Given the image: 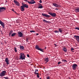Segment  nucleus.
<instances>
[{
  "label": "nucleus",
  "instance_id": "nucleus-1",
  "mask_svg": "<svg viewBox=\"0 0 79 79\" xmlns=\"http://www.w3.org/2000/svg\"><path fill=\"white\" fill-rule=\"evenodd\" d=\"M22 6H21L20 7L21 10L22 11H24V8H28V5L27 4L22 3Z\"/></svg>",
  "mask_w": 79,
  "mask_h": 79
},
{
  "label": "nucleus",
  "instance_id": "nucleus-2",
  "mask_svg": "<svg viewBox=\"0 0 79 79\" xmlns=\"http://www.w3.org/2000/svg\"><path fill=\"white\" fill-rule=\"evenodd\" d=\"M19 59L20 60H25V56L24 53H20L19 56Z\"/></svg>",
  "mask_w": 79,
  "mask_h": 79
},
{
  "label": "nucleus",
  "instance_id": "nucleus-3",
  "mask_svg": "<svg viewBox=\"0 0 79 79\" xmlns=\"http://www.w3.org/2000/svg\"><path fill=\"white\" fill-rule=\"evenodd\" d=\"M35 49H37V50H40L41 52H44V49L40 48H39V47L38 45H36L35 46Z\"/></svg>",
  "mask_w": 79,
  "mask_h": 79
},
{
  "label": "nucleus",
  "instance_id": "nucleus-4",
  "mask_svg": "<svg viewBox=\"0 0 79 79\" xmlns=\"http://www.w3.org/2000/svg\"><path fill=\"white\" fill-rule=\"evenodd\" d=\"M77 64H73L72 65V69L73 70H76L77 68Z\"/></svg>",
  "mask_w": 79,
  "mask_h": 79
},
{
  "label": "nucleus",
  "instance_id": "nucleus-5",
  "mask_svg": "<svg viewBox=\"0 0 79 79\" xmlns=\"http://www.w3.org/2000/svg\"><path fill=\"white\" fill-rule=\"evenodd\" d=\"M6 74V71H3L0 73V76L1 77L4 76H5Z\"/></svg>",
  "mask_w": 79,
  "mask_h": 79
},
{
  "label": "nucleus",
  "instance_id": "nucleus-6",
  "mask_svg": "<svg viewBox=\"0 0 79 79\" xmlns=\"http://www.w3.org/2000/svg\"><path fill=\"white\" fill-rule=\"evenodd\" d=\"M48 14L50 15L52 17H56V15L55 13H52L51 12H49Z\"/></svg>",
  "mask_w": 79,
  "mask_h": 79
},
{
  "label": "nucleus",
  "instance_id": "nucleus-7",
  "mask_svg": "<svg viewBox=\"0 0 79 79\" xmlns=\"http://www.w3.org/2000/svg\"><path fill=\"white\" fill-rule=\"evenodd\" d=\"M14 2L15 3V5L17 6H19L20 4H19V3L16 0H14Z\"/></svg>",
  "mask_w": 79,
  "mask_h": 79
},
{
  "label": "nucleus",
  "instance_id": "nucleus-8",
  "mask_svg": "<svg viewBox=\"0 0 79 79\" xmlns=\"http://www.w3.org/2000/svg\"><path fill=\"white\" fill-rule=\"evenodd\" d=\"M74 37L79 43V36L78 35H74Z\"/></svg>",
  "mask_w": 79,
  "mask_h": 79
},
{
  "label": "nucleus",
  "instance_id": "nucleus-9",
  "mask_svg": "<svg viewBox=\"0 0 79 79\" xmlns=\"http://www.w3.org/2000/svg\"><path fill=\"white\" fill-rule=\"evenodd\" d=\"M18 35L20 37H23V34L20 31H18L17 33Z\"/></svg>",
  "mask_w": 79,
  "mask_h": 79
},
{
  "label": "nucleus",
  "instance_id": "nucleus-10",
  "mask_svg": "<svg viewBox=\"0 0 79 79\" xmlns=\"http://www.w3.org/2000/svg\"><path fill=\"white\" fill-rule=\"evenodd\" d=\"M52 5L53 6H54L56 7L57 8H60V5H58L55 3H52Z\"/></svg>",
  "mask_w": 79,
  "mask_h": 79
},
{
  "label": "nucleus",
  "instance_id": "nucleus-11",
  "mask_svg": "<svg viewBox=\"0 0 79 79\" xmlns=\"http://www.w3.org/2000/svg\"><path fill=\"white\" fill-rule=\"evenodd\" d=\"M0 24L1 25V26L3 28L5 27V23L2 21L1 20H0Z\"/></svg>",
  "mask_w": 79,
  "mask_h": 79
},
{
  "label": "nucleus",
  "instance_id": "nucleus-12",
  "mask_svg": "<svg viewBox=\"0 0 79 79\" xmlns=\"http://www.w3.org/2000/svg\"><path fill=\"white\" fill-rule=\"evenodd\" d=\"M27 2L29 4H34V3H35V1L34 0L31 1L30 2L28 1Z\"/></svg>",
  "mask_w": 79,
  "mask_h": 79
},
{
  "label": "nucleus",
  "instance_id": "nucleus-13",
  "mask_svg": "<svg viewBox=\"0 0 79 79\" xmlns=\"http://www.w3.org/2000/svg\"><path fill=\"white\" fill-rule=\"evenodd\" d=\"M42 15L43 16H45V17H46V18H50V16L44 13H42Z\"/></svg>",
  "mask_w": 79,
  "mask_h": 79
},
{
  "label": "nucleus",
  "instance_id": "nucleus-14",
  "mask_svg": "<svg viewBox=\"0 0 79 79\" xmlns=\"http://www.w3.org/2000/svg\"><path fill=\"white\" fill-rule=\"evenodd\" d=\"M5 61L6 62V64L7 65L9 64V60H8V58H6Z\"/></svg>",
  "mask_w": 79,
  "mask_h": 79
},
{
  "label": "nucleus",
  "instance_id": "nucleus-15",
  "mask_svg": "<svg viewBox=\"0 0 79 79\" xmlns=\"http://www.w3.org/2000/svg\"><path fill=\"white\" fill-rule=\"evenodd\" d=\"M2 10H6V7H0V13L2 12Z\"/></svg>",
  "mask_w": 79,
  "mask_h": 79
},
{
  "label": "nucleus",
  "instance_id": "nucleus-16",
  "mask_svg": "<svg viewBox=\"0 0 79 79\" xmlns=\"http://www.w3.org/2000/svg\"><path fill=\"white\" fill-rule=\"evenodd\" d=\"M13 32V30H11L10 31L9 33V37H11V34H12Z\"/></svg>",
  "mask_w": 79,
  "mask_h": 79
},
{
  "label": "nucleus",
  "instance_id": "nucleus-17",
  "mask_svg": "<svg viewBox=\"0 0 79 79\" xmlns=\"http://www.w3.org/2000/svg\"><path fill=\"white\" fill-rule=\"evenodd\" d=\"M39 7H38V8H40L41 9L43 8V6H42V4L40 3H39Z\"/></svg>",
  "mask_w": 79,
  "mask_h": 79
},
{
  "label": "nucleus",
  "instance_id": "nucleus-18",
  "mask_svg": "<svg viewBox=\"0 0 79 79\" xmlns=\"http://www.w3.org/2000/svg\"><path fill=\"white\" fill-rule=\"evenodd\" d=\"M19 47L20 50H24V46H20Z\"/></svg>",
  "mask_w": 79,
  "mask_h": 79
},
{
  "label": "nucleus",
  "instance_id": "nucleus-19",
  "mask_svg": "<svg viewBox=\"0 0 79 79\" xmlns=\"http://www.w3.org/2000/svg\"><path fill=\"white\" fill-rule=\"evenodd\" d=\"M63 51L64 52H66L68 51V49H67L66 48H64L63 49Z\"/></svg>",
  "mask_w": 79,
  "mask_h": 79
},
{
  "label": "nucleus",
  "instance_id": "nucleus-20",
  "mask_svg": "<svg viewBox=\"0 0 79 79\" xmlns=\"http://www.w3.org/2000/svg\"><path fill=\"white\" fill-rule=\"evenodd\" d=\"M75 12H76V13L79 12V8H77L75 9Z\"/></svg>",
  "mask_w": 79,
  "mask_h": 79
},
{
  "label": "nucleus",
  "instance_id": "nucleus-21",
  "mask_svg": "<svg viewBox=\"0 0 79 79\" xmlns=\"http://www.w3.org/2000/svg\"><path fill=\"white\" fill-rule=\"evenodd\" d=\"M43 21L44 23H50V22L46 21L45 19L43 20Z\"/></svg>",
  "mask_w": 79,
  "mask_h": 79
},
{
  "label": "nucleus",
  "instance_id": "nucleus-22",
  "mask_svg": "<svg viewBox=\"0 0 79 79\" xmlns=\"http://www.w3.org/2000/svg\"><path fill=\"white\" fill-rule=\"evenodd\" d=\"M16 35V33L14 32L11 35L12 36V37H14V36H15Z\"/></svg>",
  "mask_w": 79,
  "mask_h": 79
},
{
  "label": "nucleus",
  "instance_id": "nucleus-23",
  "mask_svg": "<svg viewBox=\"0 0 79 79\" xmlns=\"http://www.w3.org/2000/svg\"><path fill=\"white\" fill-rule=\"evenodd\" d=\"M49 60V59H48V58L46 57L45 58V60L46 61V63L48 62V61H49V60Z\"/></svg>",
  "mask_w": 79,
  "mask_h": 79
},
{
  "label": "nucleus",
  "instance_id": "nucleus-24",
  "mask_svg": "<svg viewBox=\"0 0 79 79\" xmlns=\"http://www.w3.org/2000/svg\"><path fill=\"white\" fill-rule=\"evenodd\" d=\"M58 30L59 31L60 33H62V30H61V29H60V28H59Z\"/></svg>",
  "mask_w": 79,
  "mask_h": 79
},
{
  "label": "nucleus",
  "instance_id": "nucleus-25",
  "mask_svg": "<svg viewBox=\"0 0 79 79\" xmlns=\"http://www.w3.org/2000/svg\"><path fill=\"white\" fill-rule=\"evenodd\" d=\"M14 50L15 52H17V49H16V47L14 48Z\"/></svg>",
  "mask_w": 79,
  "mask_h": 79
},
{
  "label": "nucleus",
  "instance_id": "nucleus-26",
  "mask_svg": "<svg viewBox=\"0 0 79 79\" xmlns=\"http://www.w3.org/2000/svg\"><path fill=\"white\" fill-rule=\"evenodd\" d=\"M54 32L55 33H59V31H54Z\"/></svg>",
  "mask_w": 79,
  "mask_h": 79
},
{
  "label": "nucleus",
  "instance_id": "nucleus-27",
  "mask_svg": "<svg viewBox=\"0 0 79 79\" xmlns=\"http://www.w3.org/2000/svg\"><path fill=\"white\" fill-rule=\"evenodd\" d=\"M62 61H63L64 62H67V60H64L63 59L62 60Z\"/></svg>",
  "mask_w": 79,
  "mask_h": 79
},
{
  "label": "nucleus",
  "instance_id": "nucleus-28",
  "mask_svg": "<svg viewBox=\"0 0 79 79\" xmlns=\"http://www.w3.org/2000/svg\"><path fill=\"white\" fill-rule=\"evenodd\" d=\"M30 32H35V31H33V30H32V31H30Z\"/></svg>",
  "mask_w": 79,
  "mask_h": 79
},
{
  "label": "nucleus",
  "instance_id": "nucleus-29",
  "mask_svg": "<svg viewBox=\"0 0 79 79\" xmlns=\"http://www.w3.org/2000/svg\"><path fill=\"white\" fill-rule=\"evenodd\" d=\"M75 29H77V30H79V27H76L75 28Z\"/></svg>",
  "mask_w": 79,
  "mask_h": 79
},
{
  "label": "nucleus",
  "instance_id": "nucleus-30",
  "mask_svg": "<svg viewBox=\"0 0 79 79\" xmlns=\"http://www.w3.org/2000/svg\"><path fill=\"white\" fill-rule=\"evenodd\" d=\"M61 62H60V61L58 62L57 64H58V65H59V64H61Z\"/></svg>",
  "mask_w": 79,
  "mask_h": 79
},
{
  "label": "nucleus",
  "instance_id": "nucleus-31",
  "mask_svg": "<svg viewBox=\"0 0 79 79\" xmlns=\"http://www.w3.org/2000/svg\"><path fill=\"white\" fill-rule=\"evenodd\" d=\"M35 74H36L37 75L38 74H39V73H36V72H35Z\"/></svg>",
  "mask_w": 79,
  "mask_h": 79
},
{
  "label": "nucleus",
  "instance_id": "nucleus-32",
  "mask_svg": "<svg viewBox=\"0 0 79 79\" xmlns=\"http://www.w3.org/2000/svg\"><path fill=\"white\" fill-rule=\"evenodd\" d=\"M39 2L40 3H42V0H40V1H39Z\"/></svg>",
  "mask_w": 79,
  "mask_h": 79
},
{
  "label": "nucleus",
  "instance_id": "nucleus-33",
  "mask_svg": "<svg viewBox=\"0 0 79 79\" xmlns=\"http://www.w3.org/2000/svg\"><path fill=\"white\" fill-rule=\"evenodd\" d=\"M37 77L38 78H39V77H39V74L37 75Z\"/></svg>",
  "mask_w": 79,
  "mask_h": 79
},
{
  "label": "nucleus",
  "instance_id": "nucleus-34",
  "mask_svg": "<svg viewBox=\"0 0 79 79\" xmlns=\"http://www.w3.org/2000/svg\"><path fill=\"white\" fill-rule=\"evenodd\" d=\"M71 51H73V50H74V48H71Z\"/></svg>",
  "mask_w": 79,
  "mask_h": 79
},
{
  "label": "nucleus",
  "instance_id": "nucleus-35",
  "mask_svg": "<svg viewBox=\"0 0 79 79\" xmlns=\"http://www.w3.org/2000/svg\"><path fill=\"white\" fill-rule=\"evenodd\" d=\"M38 69H36L35 70V72H38Z\"/></svg>",
  "mask_w": 79,
  "mask_h": 79
},
{
  "label": "nucleus",
  "instance_id": "nucleus-36",
  "mask_svg": "<svg viewBox=\"0 0 79 79\" xmlns=\"http://www.w3.org/2000/svg\"><path fill=\"white\" fill-rule=\"evenodd\" d=\"M47 79H50V77H47Z\"/></svg>",
  "mask_w": 79,
  "mask_h": 79
},
{
  "label": "nucleus",
  "instance_id": "nucleus-37",
  "mask_svg": "<svg viewBox=\"0 0 79 79\" xmlns=\"http://www.w3.org/2000/svg\"><path fill=\"white\" fill-rule=\"evenodd\" d=\"M27 56L28 57H29V54H27Z\"/></svg>",
  "mask_w": 79,
  "mask_h": 79
},
{
  "label": "nucleus",
  "instance_id": "nucleus-38",
  "mask_svg": "<svg viewBox=\"0 0 79 79\" xmlns=\"http://www.w3.org/2000/svg\"><path fill=\"white\" fill-rule=\"evenodd\" d=\"M28 39H27V40H26L27 42H28Z\"/></svg>",
  "mask_w": 79,
  "mask_h": 79
},
{
  "label": "nucleus",
  "instance_id": "nucleus-39",
  "mask_svg": "<svg viewBox=\"0 0 79 79\" xmlns=\"http://www.w3.org/2000/svg\"><path fill=\"white\" fill-rule=\"evenodd\" d=\"M36 35H39V34H38V33H36Z\"/></svg>",
  "mask_w": 79,
  "mask_h": 79
},
{
  "label": "nucleus",
  "instance_id": "nucleus-40",
  "mask_svg": "<svg viewBox=\"0 0 79 79\" xmlns=\"http://www.w3.org/2000/svg\"><path fill=\"white\" fill-rule=\"evenodd\" d=\"M54 45H55V46H56V44H54Z\"/></svg>",
  "mask_w": 79,
  "mask_h": 79
},
{
  "label": "nucleus",
  "instance_id": "nucleus-41",
  "mask_svg": "<svg viewBox=\"0 0 79 79\" xmlns=\"http://www.w3.org/2000/svg\"><path fill=\"white\" fill-rule=\"evenodd\" d=\"M13 11H14V12H15V11H14V10H12Z\"/></svg>",
  "mask_w": 79,
  "mask_h": 79
},
{
  "label": "nucleus",
  "instance_id": "nucleus-42",
  "mask_svg": "<svg viewBox=\"0 0 79 79\" xmlns=\"http://www.w3.org/2000/svg\"><path fill=\"white\" fill-rule=\"evenodd\" d=\"M56 10H58V9H56Z\"/></svg>",
  "mask_w": 79,
  "mask_h": 79
},
{
  "label": "nucleus",
  "instance_id": "nucleus-43",
  "mask_svg": "<svg viewBox=\"0 0 79 79\" xmlns=\"http://www.w3.org/2000/svg\"><path fill=\"white\" fill-rule=\"evenodd\" d=\"M40 79H41V78H40Z\"/></svg>",
  "mask_w": 79,
  "mask_h": 79
},
{
  "label": "nucleus",
  "instance_id": "nucleus-44",
  "mask_svg": "<svg viewBox=\"0 0 79 79\" xmlns=\"http://www.w3.org/2000/svg\"><path fill=\"white\" fill-rule=\"evenodd\" d=\"M45 48H46V47H45Z\"/></svg>",
  "mask_w": 79,
  "mask_h": 79
}]
</instances>
